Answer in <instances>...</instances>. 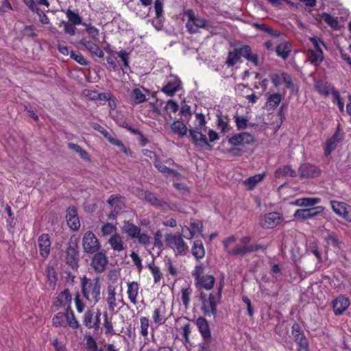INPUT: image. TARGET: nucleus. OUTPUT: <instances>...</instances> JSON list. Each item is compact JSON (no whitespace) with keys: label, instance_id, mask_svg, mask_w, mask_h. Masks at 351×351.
Returning a JSON list of instances; mask_svg holds the SVG:
<instances>
[{"label":"nucleus","instance_id":"obj_50","mask_svg":"<svg viewBox=\"0 0 351 351\" xmlns=\"http://www.w3.org/2000/svg\"><path fill=\"white\" fill-rule=\"evenodd\" d=\"M64 318H65V316H64V313H61V312L58 313L53 317V319H52L53 326H55L56 327H60V326L66 327V324H65Z\"/></svg>","mask_w":351,"mask_h":351},{"label":"nucleus","instance_id":"obj_16","mask_svg":"<svg viewBox=\"0 0 351 351\" xmlns=\"http://www.w3.org/2000/svg\"><path fill=\"white\" fill-rule=\"evenodd\" d=\"M193 276L195 277L196 280L195 285L197 288H204L206 290H210L213 288L215 282L213 276H201L199 274L193 273Z\"/></svg>","mask_w":351,"mask_h":351},{"label":"nucleus","instance_id":"obj_49","mask_svg":"<svg viewBox=\"0 0 351 351\" xmlns=\"http://www.w3.org/2000/svg\"><path fill=\"white\" fill-rule=\"evenodd\" d=\"M148 267L154 276V282L158 283L162 277V274L160 272V268L158 266L152 264H149Z\"/></svg>","mask_w":351,"mask_h":351},{"label":"nucleus","instance_id":"obj_44","mask_svg":"<svg viewBox=\"0 0 351 351\" xmlns=\"http://www.w3.org/2000/svg\"><path fill=\"white\" fill-rule=\"evenodd\" d=\"M66 15L69 19V22L74 25H83L82 17L73 11L71 10H67L66 12Z\"/></svg>","mask_w":351,"mask_h":351},{"label":"nucleus","instance_id":"obj_54","mask_svg":"<svg viewBox=\"0 0 351 351\" xmlns=\"http://www.w3.org/2000/svg\"><path fill=\"white\" fill-rule=\"evenodd\" d=\"M93 316L94 313L91 310L87 311L84 314L83 323L88 328H92V324H93Z\"/></svg>","mask_w":351,"mask_h":351},{"label":"nucleus","instance_id":"obj_63","mask_svg":"<svg viewBox=\"0 0 351 351\" xmlns=\"http://www.w3.org/2000/svg\"><path fill=\"white\" fill-rule=\"evenodd\" d=\"M240 58L243 57L245 59L249 58L250 54L252 53V48L250 45H245L241 47L237 48Z\"/></svg>","mask_w":351,"mask_h":351},{"label":"nucleus","instance_id":"obj_19","mask_svg":"<svg viewBox=\"0 0 351 351\" xmlns=\"http://www.w3.org/2000/svg\"><path fill=\"white\" fill-rule=\"evenodd\" d=\"M195 324L203 338V340L210 341L211 332L206 319L203 317H199L195 321Z\"/></svg>","mask_w":351,"mask_h":351},{"label":"nucleus","instance_id":"obj_3","mask_svg":"<svg viewBox=\"0 0 351 351\" xmlns=\"http://www.w3.org/2000/svg\"><path fill=\"white\" fill-rule=\"evenodd\" d=\"M184 14L189 18L186 27L191 34L197 33L198 28L208 29L209 22L204 18L197 16L192 9L184 11Z\"/></svg>","mask_w":351,"mask_h":351},{"label":"nucleus","instance_id":"obj_13","mask_svg":"<svg viewBox=\"0 0 351 351\" xmlns=\"http://www.w3.org/2000/svg\"><path fill=\"white\" fill-rule=\"evenodd\" d=\"M302 178H314L320 176L321 170L315 165L306 162L302 164L298 169Z\"/></svg>","mask_w":351,"mask_h":351},{"label":"nucleus","instance_id":"obj_46","mask_svg":"<svg viewBox=\"0 0 351 351\" xmlns=\"http://www.w3.org/2000/svg\"><path fill=\"white\" fill-rule=\"evenodd\" d=\"M79 44L83 45L90 53L93 55H95L97 51L100 48L97 44L92 41L86 40L85 38L80 40Z\"/></svg>","mask_w":351,"mask_h":351},{"label":"nucleus","instance_id":"obj_38","mask_svg":"<svg viewBox=\"0 0 351 351\" xmlns=\"http://www.w3.org/2000/svg\"><path fill=\"white\" fill-rule=\"evenodd\" d=\"M263 178L264 174H256L245 180L244 184L248 190H252L263 180Z\"/></svg>","mask_w":351,"mask_h":351},{"label":"nucleus","instance_id":"obj_64","mask_svg":"<svg viewBox=\"0 0 351 351\" xmlns=\"http://www.w3.org/2000/svg\"><path fill=\"white\" fill-rule=\"evenodd\" d=\"M71 58L81 65L86 66L88 64V61L80 53H75L74 51H71Z\"/></svg>","mask_w":351,"mask_h":351},{"label":"nucleus","instance_id":"obj_62","mask_svg":"<svg viewBox=\"0 0 351 351\" xmlns=\"http://www.w3.org/2000/svg\"><path fill=\"white\" fill-rule=\"evenodd\" d=\"M237 241V238L235 236L232 235L223 241V245L224 250L229 254V252L233 251L235 250V247L233 249H230L229 245Z\"/></svg>","mask_w":351,"mask_h":351},{"label":"nucleus","instance_id":"obj_45","mask_svg":"<svg viewBox=\"0 0 351 351\" xmlns=\"http://www.w3.org/2000/svg\"><path fill=\"white\" fill-rule=\"evenodd\" d=\"M325 241L329 245H331L334 247L340 248L341 242L335 232H329L325 236Z\"/></svg>","mask_w":351,"mask_h":351},{"label":"nucleus","instance_id":"obj_9","mask_svg":"<svg viewBox=\"0 0 351 351\" xmlns=\"http://www.w3.org/2000/svg\"><path fill=\"white\" fill-rule=\"evenodd\" d=\"M268 247V245L259 243L255 245H250L245 246H241V245H236L235 250L231 252H229V255L230 256H244L247 254H250L252 252H258L259 250H265Z\"/></svg>","mask_w":351,"mask_h":351},{"label":"nucleus","instance_id":"obj_60","mask_svg":"<svg viewBox=\"0 0 351 351\" xmlns=\"http://www.w3.org/2000/svg\"><path fill=\"white\" fill-rule=\"evenodd\" d=\"M195 118L197 123H195L194 129L202 130L203 127L206 124L205 117L202 113H196Z\"/></svg>","mask_w":351,"mask_h":351},{"label":"nucleus","instance_id":"obj_29","mask_svg":"<svg viewBox=\"0 0 351 351\" xmlns=\"http://www.w3.org/2000/svg\"><path fill=\"white\" fill-rule=\"evenodd\" d=\"M123 199L121 196L112 195L107 201V203L111 208H114L118 212H121L124 208Z\"/></svg>","mask_w":351,"mask_h":351},{"label":"nucleus","instance_id":"obj_30","mask_svg":"<svg viewBox=\"0 0 351 351\" xmlns=\"http://www.w3.org/2000/svg\"><path fill=\"white\" fill-rule=\"evenodd\" d=\"M291 51V46L287 42L280 43L276 49V54L283 60H286L289 57Z\"/></svg>","mask_w":351,"mask_h":351},{"label":"nucleus","instance_id":"obj_35","mask_svg":"<svg viewBox=\"0 0 351 351\" xmlns=\"http://www.w3.org/2000/svg\"><path fill=\"white\" fill-rule=\"evenodd\" d=\"M321 17L325 23L333 29H338L339 28V23L337 17H334L326 12H323L321 14Z\"/></svg>","mask_w":351,"mask_h":351},{"label":"nucleus","instance_id":"obj_27","mask_svg":"<svg viewBox=\"0 0 351 351\" xmlns=\"http://www.w3.org/2000/svg\"><path fill=\"white\" fill-rule=\"evenodd\" d=\"M297 174L294 169L290 165H284L278 168L275 172V177L280 178L283 177L289 176L291 178L296 177Z\"/></svg>","mask_w":351,"mask_h":351},{"label":"nucleus","instance_id":"obj_18","mask_svg":"<svg viewBox=\"0 0 351 351\" xmlns=\"http://www.w3.org/2000/svg\"><path fill=\"white\" fill-rule=\"evenodd\" d=\"M171 77L172 80L168 81L161 89L162 93L169 97L173 96L180 89L182 85V82L178 77L171 76Z\"/></svg>","mask_w":351,"mask_h":351},{"label":"nucleus","instance_id":"obj_4","mask_svg":"<svg viewBox=\"0 0 351 351\" xmlns=\"http://www.w3.org/2000/svg\"><path fill=\"white\" fill-rule=\"evenodd\" d=\"M291 336L296 343L297 351H309L308 339L300 325L295 322L291 327Z\"/></svg>","mask_w":351,"mask_h":351},{"label":"nucleus","instance_id":"obj_28","mask_svg":"<svg viewBox=\"0 0 351 351\" xmlns=\"http://www.w3.org/2000/svg\"><path fill=\"white\" fill-rule=\"evenodd\" d=\"M138 284L136 282H131L128 283V291L127 293L128 298L133 304H136V298L138 293Z\"/></svg>","mask_w":351,"mask_h":351},{"label":"nucleus","instance_id":"obj_58","mask_svg":"<svg viewBox=\"0 0 351 351\" xmlns=\"http://www.w3.org/2000/svg\"><path fill=\"white\" fill-rule=\"evenodd\" d=\"M93 128L104 135V136L110 142V140L114 137L112 136L104 127L98 123H93Z\"/></svg>","mask_w":351,"mask_h":351},{"label":"nucleus","instance_id":"obj_2","mask_svg":"<svg viewBox=\"0 0 351 351\" xmlns=\"http://www.w3.org/2000/svg\"><path fill=\"white\" fill-rule=\"evenodd\" d=\"M64 261L66 265L74 271H77L79 268L80 251L78 245V239L72 236L67 244L65 250Z\"/></svg>","mask_w":351,"mask_h":351},{"label":"nucleus","instance_id":"obj_10","mask_svg":"<svg viewBox=\"0 0 351 351\" xmlns=\"http://www.w3.org/2000/svg\"><path fill=\"white\" fill-rule=\"evenodd\" d=\"M330 205L332 210L339 217L351 222V206L345 202L331 200Z\"/></svg>","mask_w":351,"mask_h":351},{"label":"nucleus","instance_id":"obj_33","mask_svg":"<svg viewBox=\"0 0 351 351\" xmlns=\"http://www.w3.org/2000/svg\"><path fill=\"white\" fill-rule=\"evenodd\" d=\"M281 77L286 84L287 88L290 90L292 94L298 93V87L293 82L291 75L286 72H282L281 73Z\"/></svg>","mask_w":351,"mask_h":351},{"label":"nucleus","instance_id":"obj_42","mask_svg":"<svg viewBox=\"0 0 351 351\" xmlns=\"http://www.w3.org/2000/svg\"><path fill=\"white\" fill-rule=\"evenodd\" d=\"M320 202L319 198L317 197H304L296 201V204L300 206L308 207L317 204Z\"/></svg>","mask_w":351,"mask_h":351},{"label":"nucleus","instance_id":"obj_20","mask_svg":"<svg viewBox=\"0 0 351 351\" xmlns=\"http://www.w3.org/2000/svg\"><path fill=\"white\" fill-rule=\"evenodd\" d=\"M66 219L68 226L73 230H77L80 227L77 209L75 207H69L66 210Z\"/></svg>","mask_w":351,"mask_h":351},{"label":"nucleus","instance_id":"obj_14","mask_svg":"<svg viewBox=\"0 0 351 351\" xmlns=\"http://www.w3.org/2000/svg\"><path fill=\"white\" fill-rule=\"evenodd\" d=\"M324 210V208L321 206L309 208L298 209L294 213V217L302 220L311 219L322 213Z\"/></svg>","mask_w":351,"mask_h":351},{"label":"nucleus","instance_id":"obj_34","mask_svg":"<svg viewBox=\"0 0 351 351\" xmlns=\"http://www.w3.org/2000/svg\"><path fill=\"white\" fill-rule=\"evenodd\" d=\"M217 125L221 129V132L224 134L228 132L230 130L228 118L223 117L221 112L217 114Z\"/></svg>","mask_w":351,"mask_h":351},{"label":"nucleus","instance_id":"obj_48","mask_svg":"<svg viewBox=\"0 0 351 351\" xmlns=\"http://www.w3.org/2000/svg\"><path fill=\"white\" fill-rule=\"evenodd\" d=\"M83 25L86 27V32L94 40L99 39V29L97 27L86 23H84Z\"/></svg>","mask_w":351,"mask_h":351},{"label":"nucleus","instance_id":"obj_5","mask_svg":"<svg viewBox=\"0 0 351 351\" xmlns=\"http://www.w3.org/2000/svg\"><path fill=\"white\" fill-rule=\"evenodd\" d=\"M165 241L170 247L173 248L178 255H185L188 251V246L180 234H167Z\"/></svg>","mask_w":351,"mask_h":351},{"label":"nucleus","instance_id":"obj_59","mask_svg":"<svg viewBox=\"0 0 351 351\" xmlns=\"http://www.w3.org/2000/svg\"><path fill=\"white\" fill-rule=\"evenodd\" d=\"M141 322V334L143 337H147L148 335L149 319L146 317H142L140 319Z\"/></svg>","mask_w":351,"mask_h":351},{"label":"nucleus","instance_id":"obj_39","mask_svg":"<svg viewBox=\"0 0 351 351\" xmlns=\"http://www.w3.org/2000/svg\"><path fill=\"white\" fill-rule=\"evenodd\" d=\"M253 26L256 27V29L266 32L272 37H279L280 35V33L279 32L273 29L272 28H271L270 27L264 23H254L253 24Z\"/></svg>","mask_w":351,"mask_h":351},{"label":"nucleus","instance_id":"obj_55","mask_svg":"<svg viewBox=\"0 0 351 351\" xmlns=\"http://www.w3.org/2000/svg\"><path fill=\"white\" fill-rule=\"evenodd\" d=\"M86 351H98L97 343L90 335L86 338Z\"/></svg>","mask_w":351,"mask_h":351},{"label":"nucleus","instance_id":"obj_6","mask_svg":"<svg viewBox=\"0 0 351 351\" xmlns=\"http://www.w3.org/2000/svg\"><path fill=\"white\" fill-rule=\"evenodd\" d=\"M200 301L202 302L201 310L206 315H213L214 317L217 316V300L213 293H210L208 298H206V294L202 292L199 295Z\"/></svg>","mask_w":351,"mask_h":351},{"label":"nucleus","instance_id":"obj_21","mask_svg":"<svg viewBox=\"0 0 351 351\" xmlns=\"http://www.w3.org/2000/svg\"><path fill=\"white\" fill-rule=\"evenodd\" d=\"M350 300L345 296L337 297L332 302L333 311L336 315H341L349 306Z\"/></svg>","mask_w":351,"mask_h":351},{"label":"nucleus","instance_id":"obj_41","mask_svg":"<svg viewBox=\"0 0 351 351\" xmlns=\"http://www.w3.org/2000/svg\"><path fill=\"white\" fill-rule=\"evenodd\" d=\"M240 60V56L238 53L237 49H234V51H230L228 54V57L226 61V64L228 66H234Z\"/></svg>","mask_w":351,"mask_h":351},{"label":"nucleus","instance_id":"obj_61","mask_svg":"<svg viewBox=\"0 0 351 351\" xmlns=\"http://www.w3.org/2000/svg\"><path fill=\"white\" fill-rule=\"evenodd\" d=\"M60 24L64 27V31L66 34H68L70 36L75 34L76 28L74 25L64 21H61Z\"/></svg>","mask_w":351,"mask_h":351},{"label":"nucleus","instance_id":"obj_43","mask_svg":"<svg viewBox=\"0 0 351 351\" xmlns=\"http://www.w3.org/2000/svg\"><path fill=\"white\" fill-rule=\"evenodd\" d=\"M131 97L133 99L134 104H139L146 101L145 95L140 88H136L132 90Z\"/></svg>","mask_w":351,"mask_h":351},{"label":"nucleus","instance_id":"obj_22","mask_svg":"<svg viewBox=\"0 0 351 351\" xmlns=\"http://www.w3.org/2000/svg\"><path fill=\"white\" fill-rule=\"evenodd\" d=\"M307 56L311 63L315 66H318L324 60V53L322 49L314 50L308 49L307 50Z\"/></svg>","mask_w":351,"mask_h":351},{"label":"nucleus","instance_id":"obj_25","mask_svg":"<svg viewBox=\"0 0 351 351\" xmlns=\"http://www.w3.org/2000/svg\"><path fill=\"white\" fill-rule=\"evenodd\" d=\"M191 253L197 261L202 259L205 256V249L201 240H195L191 248Z\"/></svg>","mask_w":351,"mask_h":351},{"label":"nucleus","instance_id":"obj_56","mask_svg":"<svg viewBox=\"0 0 351 351\" xmlns=\"http://www.w3.org/2000/svg\"><path fill=\"white\" fill-rule=\"evenodd\" d=\"M191 229L189 230L190 236H191L190 238H191L194 236V234H195V232H199L200 233L202 232V228H203L202 222L201 221L191 222Z\"/></svg>","mask_w":351,"mask_h":351},{"label":"nucleus","instance_id":"obj_57","mask_svg":"<svg viewBox=\"0 0 351 351\" xmlns=\"http://www.w3.org/2000/svg\"><path fill=\"white\" fill-rule=\"evenodd\" d=\"M117 54L123 61V65L122 70L124 71L125 69L129 68V53L125 50H121L120 51H117Z\"/></svg>","mask_w":351,"mask_h":351},{"label":"nucleus","instance_id":"obj_24","mask_svg":"<svg viewBox=\"0 0 351 351\" xmlns=\"http://www.w3.org/2000/svg\"><path fill=\"white\" fill-rule=\"evenodd\" d=\"M171 130L174 134H178L180 138L185 136L189 131L186 125L183 123V121L178 119L175 120L171 125Z\"/></svg>","mask_w":351,"mask_h":351},{"label":"nucleus","instance_id":"obj_52","mask_svg":"<svg viewBox=\"0 0 351 351\" xmlns=\"http://www.w3.org/2000/svg\"><path fill=\"white\" fill-rule=\"evenodd\" d=\"M315 90L321 95L328 96L330 93L328 87L322 81H316L315 83Z\"/></svg>","mask_w":351,"mask_h":351},{"label":"nucleus","instance_id":"obj_11","mask_svg":"<svg viewBox=\"0 0 351 351\" xmlns=\"http://www.w3.org/2000/svg\"><path fill=\"white\" fill-rule=\"evenodd\" d=\"M282 220V217L279 213H269L261 218L260 225L265 229L274 228L276 227Z\"/></svg>","mask_w":351,"mask_h":351},{"label":"nucleus","instance_id":"obj_51","mask_svg":"<svg viewBox=\"0 0 351 351\" xmlns=\"http://www.w3.org/2000/svg\"><path fill=\"white\" fill-rule=\"evenodd\" d=\"M237 128L239 130H244L247 126L248 119L243 116L236 114L234 117Z\"/></svg>","mask_w":351,"mask_h":351},{"label":"nucleus","instance_id":"obj_23","mask_svg":"<svg viewBox=\"0 0 351 351\" xmlns=\"http://www.w3.org/2000/svg\"><path fill=\"white\" fill-rule=\"evenodd\" d=\"M122 231L131 239H136L139 234L141 228L133 223L125 221L122 227Z\"/></svg>","mask_w":351,"mask_h":351},{"label":"nucleus","instance_id":"obj_32","mask_svg":"<svg viewBox=\"0 0 351 351\" xmlns=\"http://www.w3.org/2000/svg\"><path fill=\"white\" fill-rule=\"evenodd\" d=\"M108 243L114 251L120 252L123 250V242L119 234L112 235L109 239Z\"/></svg>","mask_w":351,"mask_h":351},{"label":"nucleus","instance_id":"obj_36","mask_svg":"<svg viewBox=\"0 0 351 351\" xmlns=\"http://www.w3.org/2000/svg\"><path fill=\"white\" fill-rule=\"evenodd\" d=\"M46 276L49 285V287L54 289L58 280L57 273L53 267L48 266L46 270Z\"/></svg>","mask_w":351,"mask_h":351},{"label":"nucleus","instance_id":"obj_31","mask_svg":"<svg viewBox=\"0 0 351 351\" xmlns=\"http://www.w3.org/2000/svg\"><path fill=\"white\" fill-rule=\"evenodd\" d=\"M154 167L159 171H160L161 173H162L164 174H167V175L173 174L175 176H178L180 175V173L177 171L167 167L159 159L156 158L154 162Z\"/></svg>","mask_w":351,"mask_h":351},{"label":"nucleus","instance_id":"obj_8","mask_svg":"<svg viewBox=\"0 0 351 351\" xmlns=\"http://www.w3.org/2000/svg\"><path fill=\"white\" fill-rule=\"evenodd\" d=\"M189 136L192 143L200 148H205L207 150H212L213 146L208 143L205 134H202L200 130L191 128L189 130Z\"/></svg>","mask_w":351,"mask_h":351},{"label":"nucleus","instance_id":"obj_7","mask_svg":"<svg viewBox=\"0 0 351 351\" xmlns=\"http://www.w3.org/2000/svg\"><path fill=\"white\" fill-rule=\"evenodd\" d=\"M82 247L85 253L94 254L100 250L101 245L95 234L92 231H87L82 239Z\"/></svg>","mask_w":351,"mask_h":351},{"label":"nucleus","instance_id":"obj_47","mask_svg":"<svg viewBox=\"0 0 351 351\" xmlns=\"http://www.w3.org/2000/svg\"><path fill=\"white\" fill-rule=\"evenodd\" d=\"M191 293L192 290L189 287L181 289V299L185 308L189 307Z\"/></svg>","mask_w":351,"mask_h":351},{"label":"nucleus","instance_id":"obj_40","mask_svg":"<svg viewBox=\"0 0 351 351\" xmlns=\"http://www.w3.org/2000/svg\"><path fill=\"white\" fill-rule=\"evenodd\" d=\"M104 327L105 328V334L106 335H118L117 332H115L113 328L112 318L108 317L107 312H104Z\"/></svg>","mask_w":351,"mask_h":351},{"label":"nucleus","instance_id":"obj_1","mask_svg":"<svg viewBox=\"0 0 351 351\" xmlns=\"http://www.w3.org/2000/svg\"><path fill=\"white\" fill-rule=\"evenodd\" d=\"M83 296L89 302L97 304L101 299V283L99 278H88L86 276L81 281Z\"/></svg>","mask_w":351,"mask_h":351},{"label":"nucleus","instance_id":"obj_37","mask_svg":"<svg viewBox=\"0 0 351 351\" xmlns=\"http://www.w3.org/2000/svg\"><path fill=\"white\" fill-rule=\"evenodd\" d=\"M108 296L107 298V303L108 305L109 311L114 313L115 310V307L117 306L116 304V298H115V290L114 288L110 286L108 287Z\"/></svg>","mask_w":351,"mask_h":351},{"label":"nucleus","instance_id":"obj_17","mask_svg":"<svg viewBox=\"0 0 351 351\" xmlns=\"http://www.w3.org/2000/svg\"><path fill=\"white\" fill-rule=\"evenodd\" d=\"M51 240L48 234L43 233L38 239V245L40 256L46 258L49 256L51 251Z\"/></svg>","mask_w":351,"mask_h":351},{"label":"nucleus","instance_id":"obj_26","mask_svg":"<svg viewBox=\"0 0 351 351\" xmlns=\"http://www.w3.org/2000/svg\"><path fill=\"white\" fill-rule=\"evenodd\" d=\"M267 96V102L266 106L268 110H274L275 109L281 102L282 96L280 93H273L270 94L267 93L266 94Z\"/></svg>","mask_w":351,"mask_h":351},{"label":"nucleus","instance_id":"obj_12","mask_svg":"<svg viewBox=\"0 0 351 351\" xmlns=\"http://www.w3.org/2000/svg\"><path fill=\"white\" fill-rule=\"evenodd\" d=\"M92 258L90 265L97 273H102L106 270L108 263V257L104 252H97L94 253Z\"/></svg>","mask_w":351,"mask_h":351},{"label":"nucleus","instance_id":"obj_15","mask_svg":"<svg viewBox=\"0 0 351 351\" xmlns=\"http://www.w3.org/2000/svg\"><path fill=\"white\" fill-rule=\"evenodd\" d=\"M341 141V138L340 136V125H339L337 130L330 138L327 139L323 147L325 156H329L331 153L337 148Z\"/></svg>","mask_w":351,"mask_h":351},{"label":"nucleus","instance_id":"obj_53","mask_svg":"<svg viewBox=\"0 0 351 351\" xmlns=\"http://www.w3.org/2000/svg\"><path fill=\"white\" fill-rule=\"evenodd\" d=\"M110 143L113 145L119 147L121 149V150L126 155H129L131 154L130 149L128 147H125L121 141L116 138L114 136L110 140Z\"/></svg>","mask_w":351,"mask_h":351}]
</instances>
